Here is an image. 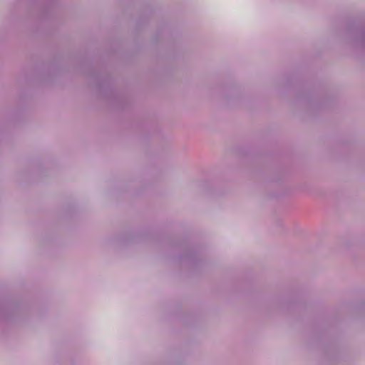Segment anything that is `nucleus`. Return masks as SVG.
<instances>
[{"instance_id":"obj_1","label":"nucleus","mask_w":365,"mask_h":365,"mask_svg":"<svg viewBox=\"0 0 365 365\" xmlns=\"http://www.w3.org/2000/svg\"><path fill=\"white\" fill-rule=\"evenodd\" d=\"M356 43L362 46H365V29L361 31L357 38Z\"/></svg>"}]
</instances>
